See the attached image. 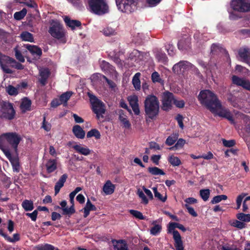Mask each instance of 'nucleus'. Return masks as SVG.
<instances>
[{"label":"nucleus","mask_w":250,"mask_h":250,"mask_svg":"<svg viewBox=\"0 0 250 250\" xmlns=\"http://www.w3.org/2000/svg\"><path fill=\"white\" fill-rule=\"evenodd\" d=\"M148 171L153 175H164L165 174V173L162 169L156 167H149Z\"/></svg>","instance_id":"nucleus-36"},{"label":"nucleus","mask_w":250,"mask_h":250,"mask_svg":"<svg viewBox=\"0 0 250 250\" xmlns=\"http://www.w3.org/2000/svg\"><path fill=\"white\" fill-rule=\"evenodd\" d=\"M100 132L96 129H92L89 131L86 134L87 138L94 137L96 139H99L101 138Z\"/></svg>","instance_id":"nucleus-40"},{"label":"nucleus","mask_w":250,"mask_h":250,"mask_svg":"<svg viewBox=\"0 0 250 250\" xmlns=\"http://www.w3.org/2000/svg\"><path fill=\"white\" fill-rule=\"evenodd\" d=\"M133 1L129 2L125 0L119 1V0H116V5L118 9L122 12L131 13L132 11L131 4Z\"/></svg>","instance_id":"nucleus-11"},{"label":"nucleus","mask_w":250,"mask_h":250,"mask_svg":"<svg viewBox=\"0 0 250 250\" xmlns=\"http://www.w3.org/2000/svg\"><path fill=\"white\" fill-rule=\"evenodd\" d=\"M162 98V109L165 111L170 110L174 99L173 94L167 91L164 92Z\"/></svg>","instance_id":"nucleus-10"},{"label":"nucleus","mask_w":250,"mask_h":250,"mask_svg":"<svg viewBox=\"0 0 250 250\" xmlns=\"http://www.w3.org/2000/svg\"><path fill=\"white\" fill-rule=\"evenodd\" d=\"M178 139V136L176 134H173L167 137L166 141V144L168 146H171L173 145Z\"/></svg>","instance_id":"nucleus-48"},{"label":"nucleus","mask_w":250,"mask_h":250,"mask_svg":"<svg viewBox=\"0 0 250 250\" xmlns=\"http://www.w3.org/2000/svg\"><path fill=\"white\" fill-rule=\"evenodd\" d=\"M89 97L93 111L96 114L97 119L103 118V114L105 111L104 104L94 95H91Z\"/></svg>","instance_id":"nucleus-6"},{"label":"nucleus","mask_w":250,"mask_h":250,"mask_svg":"<svg viewBox=\"0 0 250 250\" xmlns=\"http://www.w3.org/2000/svg\"><path fill=\"white\" fill-rule=\"evenodd\" d=\"M237 218L241 221L247 222H250V214L239 213L237 214Z\"/></svg>","instance_id":"nucleus-45"},{"label":"nucleus","mask_w":250,"mask_h":250,"mask_svg":"<svg viewBox=\"0 0 250 250\" xmlns=\"http://www.w3.org/2000/svg\"><path fill=\"white\" fill-rule=\"evenodd\" d=\"M48 32L60 42L62 43L66 42L65 32L59 22L53 21Z\"/></svg>","instance_id":"nucleus-5"},{"label":"nucleus","mask_w":250,"mask_h":250,"mask_svg":"<svg viewBox=\"0 0 250 250\" xmlns=\"http://www.w3.org/2000/svg\"><path fill=\"white\" fill-rule=\"evenodd\" d=\"M198 98L200 103L210 111H213V107L220 101L217 96L209 90L201 91Z\"/></svg>","instance_id":"nucleus-1"},{"label":"nucleus","mask_w":250,"mask_h":250,"mask_svg":"<svg viewBox=\"0 0 250 250\" xmlns=\"http://www.w3.org/2000/svg\"><path fill=\"white\" fill-rule=\"evenodd\" d=\"M101 67L102 69H103L104 71L107 70L108 69H110L112 71V77L113 79L115 80H116L118 79V74L117 72L114 70L111 67V66L109 64V63L105 61H103L101 64Z\"/></svg>","instance_id":"nucleus-20"},{"label":"nucleus","mask_w":250,"mask_h":250,"mask_svg":"<svg viewBox=\"0 0 250 250\" xmlns=\"http://www.w3.org/2000/svg\"><path fill=\"white\" fill-rule=\"evenodd\" d=\"M173 104L178 108H183L185 105V102L183 100H177L174 99Z\"/></svg>","instance_id":"nucleus-64"},{"label":"nucleus","mask_w":250,"mask_h":250,"mask_svg":"<svg viewBox=\"0 0 250 250\" xmlns=\"http://www.w3.org/2000/svg\"><path fill=\"white\" fill-rule=\"evenodd\" d=\"M0 149L3 151L9 161L13 158L9 150V146H6L5 144L0 143Z\"/></svg>","instance_id":"nucleus-33"},{"label":"nucleus","mask_w":250,"mask_h":250,"mask_svg":"<svg viewBox=\"0 0 250 250\" xmlns=\"http://www.w3.org/2000/svg\"><path fill=\"white\" fill-rule=\"evenodd\" d=\"M176 223L170 222L169 223L168 227H167V231L169 233L173 234V237H174V232L175 231H178L177 230H175V229L176 228Z\"/></svg>","instance_id":"nucleus-56"},{"label":"nucleus","mask_w":250,"mask_h":250,"mask_svg":"<svg viewBox=\"0 0 250 250\" xmlns=\"http://www.w3.org/2000/svg\"><path fill=\"white\" fill-rule=\"evenodd\" d=\"M0 105V117L8 120L13 119L15 115V111L12 104L2 101Z\"/></svg>","instance_id":"nucleus-7"},{"label":"nucleus","mask_w":250,"mask_h":250,"mask_svg":"<svg viewBox=\"0 0 250 250\" xmlns=\"http://www.w3.org/2000/svg\"><path fill=\"white\" fill-rule=\"evenodd\" d=\"M6 90L10 95L15 96L18 94V89L11 85L6 87Z\"/></svg>","instance_id":"nucleus-49"},{"label":"nucleus","mask_w":250,"mask_h":250,"mask_svg":"<svg viewBox=\"0 0 250 250\" xmlns=\"http://www.w3.org/2000/svg\"><path fill=\"white\" fill-rule=\"evenodd\" d=\"M156 57L159 61L165 63L167 62V58L165 53L157 54Z\"/></svg>","instance_id":"nucleus-59"},{"label":"nucleus","mask_w":250,"mask_h":250,"mask_svg":"<svg viewBox=\"0 0 250 250\" xmlns=\"http://www.w3.org/2000/svg\"><path fill=\"white\" fill-rule=\"evenodd\" d=\"M174 240V246L176 250H184L183 243L181 236L178 231H175L173 237Z\"/></svg>","instance_id":"nucleus-16"},{"label":"nucleus","mask_w":250,"mask_h":250,"mask_svg":"<svg viewBox=\"0 0 250 250\" xmlns=\"http://www.w3.org/2000/svg\"><path fill=\"white\" fill-rule=\"evenodd\" d=\"M12 165L14 171L17 172H19L20 170V165L17 159L13 158L10 161Z\"/></svg>","instance_id":"nucleus-55"},{"label":"nucleus","mask_w":250,"mask_h":250,"mask_svg":"<svg viewBox=\"0 0 250 250\" xmlns=\"http://www.w3.org/2000/svg\"><path fill=\"white\" fill-rule=\"evenodd\" d=\"M73 132L75 136L79 139H83L85 136V132L79 125H75L73 127Z\"/></svg>","instance_id":"nucleus-25"},{"label":"nucleus","mask_w":250,"mask_h":250,"mask_svg":"<svg viewBox=\"0 0 250 250\" xmlns=\"http://www.w3.org/2000/svg\"><path fill=\"white\" fill-rule=\"evenodd\" d=\"M31 101L27 98L22 99L20 108L22 112H25L31 109Z\"/></svg>","instance_id":"nucleus-23"},{"label":"nucleus","mask_w":250,"mask_h":250,"mask_svg":"<svg viewBox=\"0 0 250 250\" xmlns=\"http://www.w3.org/2000/svg\"><path fill=\"white\" fill-rule=\"evenodd\" d=\"M127 100L134 114L138 115L140 114V109L138 104V98L135 95H132L127 97Z\"/></svg>","instance_id":"nucleus-12"},{"label":"nucleus","mask_w":250,"mask_h":250,"mask_svg":"<svg viewBox=\"0 0 250 250\" xmlns=\"http://www.w3.org/2000/svg\"><path fill=\"white\" fill-rule=\"evenodd\" d=\"M15 56L17 60L21 62H24L25 60L21 53L18 50L17 48H15Z\"/></svg>","instance_id":"nucleus-60"},{"label":"nucleus","mask_w":250,"mask_h":250,"mask_svg":"<svg viewBox=\"0 0 250 250\" xmlns=\"http://www.w3.org/2000/svg\"><path fill=\"white\" fill-rule=\"evenodd\" d=\"M152 189L154 192V196L155 198L163 203H164L166 201L167 199V195L166 194H165L164 195H162L160 192L158 191L157 187H153Z\"/></svg>","instance_id":"nucleus-34"},{"label":"nucleus","mask_w":250,"mask_h":250,"mask_svg":"<svg viewBox=\"0 0 250 250\" xmlns=\"http://www.w3.org/2000/svg\"><path fill=\"white\" fill-rule=\"evenodd\" d=\"M55 248L52 245L45 244L44 246H38L34 248V250H54ZM56 250H59L57 249Z\"/></svg>","instance_id":"nucleus-53"},{"label":"nucleus","mask_w":250,"mask_h":250,"mask_svg":"<svg viewBox=\"0 0 250 250\" xmlns=\"http://www.w3.org/2000/svg\"><path fill=\"white\" fill-rule=\"evenodd\" d=\"M145 111L148 118L153 119L159 112V102L158 98L154 95H148L145 101Z\"/></svg>","instance_id":"nucleus-2"},{"label":"nucleus","mask_w":250,"mask_h":250,"mask_svg":"<svg viewBox=\"0 0 250 250\" xmlns=\"http://www.w3.org/2000/svg\"><path fill=\"white\" fill-rule=\"evenodd\" d=\"M67 178V175L66 174H64L60 177L58 181L56 183L54 188L55 195H57L59 192L61 188L63 186L64 183L65 182Z\"/></svg>","instance_id":"nucleus-21"},{"label":"nucleus","mask_w":250,"mask_h":250,"mask_svg":"<svg viewBox=\"0 0 250 250\" xmlns=\"http://www.w3.org/2000/svg\"><path fill=\"white\" fill-rule=\"evenodd\" d=\"M130 213L133 215L135 218L140 219V220H144L145 219V217L143 215V214L138 210L131 209L129 210Z\"/></svg>","instance_id":"nucleus-52"},{"label":"nucleus","mask_w":250,"mask_h":250,"mask_svg":"<svg viewBox=\"0 0 250 250\" xmlns=\"http://www.w3.org/2000/svg\"><path fill=\"white\" fill-rule=\"evenodd\" d=\"M244 80V79H241L236 76H233L232 78L233 83L239 86L242 85Z\"/></svg>","instance_id":"nucleus-58"},{"label":"nucleus","mask_w":250,"mask_h":250,"mask_svg":"<svg viewBox=\"0 0 250 250\" xmlns=\"http://www.w3.org/2000/svg\"><path fill=\"white\" fill-rule=\"evenodd\" d=\"M21 40L23 41L33 42L34 38L33 35L27 31L23 32L20 35Z\"/></svg>","instance_id":"nucleus-37"},{"label":"nucleus","mask_w":250,"mask_h":250,"mask_svg":"<svg viewBox=\"0 0 250 250\" xmlns=\"http://www.w3.org/2000/svg\"><path fill=\"white\" fill-rule=\"evenodd\" d=\"M191 67L190 63L187 61H181L173 66V70L175 73L184 72L185 70Z\"/></svg>","instance_id":"nucleus-13"},{"label":"nucleus","mask_w":250,"mask_h":250,"mask_svg":"<svg viewBox=\"0 0 250 250\" xmlns=\"http://www.w3.org/2000/svg\"><path fill=\"white\" fill-rule=\"evenodd\" d=\"M90 11L98 15H102L109 12L106 0H88Z\"/></svg>","instance_id":"nucleus-4"},{"label":"nucleus","mask_w":250,"mask_h":250,"mask_svg":"<svg viewBox=\"0 0 250 250\" xmlns=\"http://www.w3.org/2000/svg\"><path fill=\"white\" fill-rule=\"evenodd\" d=\"M40 74L41 76L40 82L44 85L45 84L46 80L49 76V71L48 69L43 68L40 70Z\"/></svg>","instance_id":"nucleus-32"},{"label":"nucleus","mask_w":250,"mask_h":250,"mask_svg":"<svg viewBox=\"0 0 250 250\" xmlns=\"http://www.w3.org/2000/svg\"><path fill=\"white\" fill-rule=\"evenodd\" d=\"M144 55L142 52L137 50H134L130 54L128 59V61H131V65H134V62L138 63L143 59Z\"/></svg>","instance_id":"nucleus-14"},{"label":"nucleus","mask_w":250,"mask_h":250,"mask_svg":"<svg viewBox=\"0 0 250 250\" xmlns=\"http://www.w3.org/2000/svg\"><path fill=\"white\" fill-rule=\"evenodd\" d=\"M151 79L153 83H159L161 84H164V80H163L160 75L156 71L153 72L151 75Z\"/></svg>","instance_id":"nucleus-31"},{"label":"nucleus","mask_w":250,"mask_h":250,"mask_svg":"<svg viewBox=\"0 0 250 250\" xmlns=\"http://www.w3.org/2000/svg\"><path fill=\"white\" fill-rule=\"evenodd\" d=\"M141 76L140 73H136L133 77L132 79V84L137 90H139L141 89V82L140 80V77Z\"/></svg>","instance_id":"nucleus-29"},{"label":"nucleus","mask_w":250,"mask_h":250,"mask_svg":"<svg viewBox=\"0 0 250 250\" xmlns=\"http://www.w3.org/2000/svg\"><path fill=\"white\" fill-rule=\"evenodd\" d=\"M103 34L106 36L115 35L116 33L114 29L110 27H106L103 30Z\"/></svg>","instance_id":"nucleus-50"},{"label":"nucleus","mask_w":250,"mask_h":250,"mask_svg":"<svg viewBox=\"0 0 250 250\" xmlns=\"http://www.w3.org/2000/svg\"><path fill=\"white\" fill-rule=\"evenodd\" d=\"M45 167L48 173L54 172L57 168V160L55 159H50L46 162Z\"/></svg>","instance_id":"nucleus-18"},{"label":"nucleus","mask_w":250,"mask_h":250,"mask_svg":"<svg viewBox=\"0 0 250 250\" xmlns=\"http://www.w3.org/2000/svg\"><path fill=\"white\" fill-rule=\"evenodd\" d=\"M26 216L29 217L31 220L33 221H35L37 219V217L38 215V211L37 210H35L32 213H26Z\"/></svg>","instance_id":"nucleus-63"},{"label":"nucleus","mask_w":250,"mask_h":250,"mask_svg":"<svg viewBox=\"0 0 250 250\" xmlns=\"http://www.w3.org/2000/svg\"><path fill=\"white\" fill-rule=\"evenodd\" d=\"M26 47L34 56L39 57L42 54V50L37 46L26 45Z\"/></svg>","instance_id":"nucleus-27"},{"label":"nucleus","mask_w":250,"mask_h":250,"mask_svg":"<svg viewBox=\"0 0 250 250\" xmlns=\"http://www.w3.org/2000/svg\"><path fill=\"white\" fill-rule=\"evenodd\" d=\"M119 120L125 128H129L131 126V124L129 123L127 116L124 114H120L119 116Z\"/></svg>","instance_id":"nucleus-38"},{"label":"nucleus","mask_w":250,"mask_h":250,"mask_svg":"<svg viewBox=\"0 0 250 250\" xmlns=\"http://www.w3.org/2000/svg\"><path fill=\"white\" fill-rule=\"evenodd\" d=\"M151 224L153 225V227L150 229V234L154 236L157 235L162 230L161 225L157 224V220L153 221Z\"/></svg>","instance_id":"nucleus-26"},{"label":"nucleus","mask_w":250,"mask_h":250,"mask_svg":"<svg viewBox=\"0 0 250 250\" xmlns=\"http://www.w3.org/2000/svg\"><path fill=\"white\" fill-rule=\"evenodd\" d=\"M185 207L187 209L188 213L191 215L193 217H196L197 216V213L194 210V208L188 205H185Z\"/></svg>","instance_id":"nucleus-62"},{"label":"nucleus","mask_w":250,"mask_h":250,"mask_svg":"<svg viewBox=\"0 0 250 250\" xmlns=\"http://www.w3.org/2000/svg\"><path fill=\"white\" fill-rule=\"evenodd\" d=\"M137 195L141 200V203L145 205H147L148 203V199L146 197L145 193L141 189H139L137 190Z\"/></svg>","instance_id":"nucleus-41"},{"label":"nucleus","mask_w":250,"mask_h":250,"mask_svg":"<svg viewBox=\"0 0 250 250\" xmlns=\"http://www.w3.org/2000/svg\"><path fill=\"white\" fill-rule=\"evenodd\" d=\"M63 19L67 26L71 28L72 30H74L76 27H79L81 24L80 21H79L71 20L66 16H65Z\"/></svg>","instance_id":"nucleus-24"},{"label":"nucleus","mask_w":250,"mask_h":250,"mask_svg":"<svg viewBox=\"0 0 250 250\" xmlns=\"http://www.w3.org/2000/svg\"><path fill=\"white\" fill-rule=\"evenodd\" d=\"M227 196L226 195H220L214 196L212 200L211 201V203L213 204H217L219 203L222 200H226L227 199Z\"/></svg>","instance_id":"nucleus-46"},{"label":"nucleus","mask_w":250,"mask_h":250,"mask_svg":"<svg viewBox=\"0 0 250 250\" xmlns=\"http://www.w3.org/2000/svg\"><path fill=\"white\" fill-rule=\"evenodd\" d=\"M72 93L70 91H67L61 95L60 100L62 104H66L67 102L70 99Z\"/></svg>","instance_id":"nucleus-44"},{"label":"nucleus","mask_w":250,"mask_h":250,"mask_svg":"<svg viewBox=\"0 0 250 250\" xmlns=\"http://www.w3.org/2000/svg\"><path fill=\"white\" fill-rule=\"evenodd\" d=\"M72 147L77 152L84 156L88 155L90 154L91 151L87 147L83 145H75L73 146Z\"/></svg>","instance_id":"nucleus-19"},{"label":"nucleus","mask_w":250,"mask_h":250,"mask_svg":"<svg viewBox=\"0 0 250 250\" xmlns=\"http://www.w3.org/2000/svg\"><path fill=\"white\" fill-rule=\"evenodd\" d=\"M231 225L233 227L237 228L239 229H242L246 227V224L243 222L238 221L235 220L231 224Z\"/></svg>","instance_id":"nucleus-57"},{"label":"nucleus","mask_w":250,"mask_h":250,"mask_svg":"<svg viewBox=\"0 0 250 250\" xmlns=\"http://www.w3.org/2000/svg\"><path fill=\"white\" fill-rule=\"evenodd\" d=\"M213 111H210L213 114L227 119L232 124L234 123L231 113L229 110L222 106L220 101L213 107Z\"/></svg>","instance_id":"nucleus-8"},{"label":"nucleus","mask_w":250,"mask_h":250,"mask_svg":"<svg viewBox=\"0 0 250 250\" xmlns=\"http://www.w3.org/2000/svg\"><path fill=\"white\" fill-rule=\"evenodd\" d=\"M168 161L169 163L173 166H179L181 164L180 159L174 155H170L168 157Z\"/></svg>","instance_id":"nucleus-39"},{"label":"nucleus","mask_w":250,"mask_h":250,"mask_svg":"<svg viewBox=\"0 0 250 250\" xmlns=\"http://www.w3.org/2000/svg\"><path fill=\"white\" fill-rule=\"evenodd\" d=\"M21 139V136L16 132L5 133L0 135V144H5L8 146L10 145L15 151H17Z\"/></svg>","instance_id":"nucleus-3"},{"label":"nucleus","mask_w":250,"mask_h":250,"mask_svg":"<svg viewBox=\"0 0 250 250\" xmlns=\"http://www.w3.org/2000/svg\"><path fill=\"white\" fill-rule=\"evenodd\" d=\"M96 208L94 205H93L91 202L90 201L89 199H88L85 207L83 208L84 214L83 216L84 218L87 217L89 214V212L91 210H96Z\"/></svg>","instance_id":"nucleus-28"},{"label":"nucleus","mask_w":250,"mask_h":250,"mask_svg":"<svg viewBox=\"0 0 250 250\" xmlns=\"http://www.w3.org/2000/svg\"><path fill=\"white\" fill-rule=\"evenodd\" d=\"M113 247L114 250H129L125 240H113Z\"/></svg>","instance_id":"nucleus-17"},{"label":"nucleus","mask_w":250,"mask_h":250,"mask_svg":"<svg viewBox=\"0 0 250 250\" xmlns=\"http://www.w3.org/2000/svg\"><path fill=\"white\" fill-rule=\"evenodd\" d=\"M210 190L208 189H201L200 191V195L204 201H207L209 198Z\"/></svg>","instance_id":"nucleus-51"},{"label":"nucleus","mask_w":250,"mask_h":250,"mask_svg":"<svg viewBox=\"0 0 250 250\" xmlns=\"http://www.w3.org/2000/svg\"><path fill=\"white\" fill-rule=\"evenodd\" d=\"M230 7L234 11L240 12H246L250 11V0H232Z\"/></svg>","instance_id":"nucleus-9"},{"label":"nucleus","mask_w":250,"mask_h":250,"mask_svg":"<svg viewBox=\"0 0 250 250\" xmlns=\"http://www.w3.org/2000/svg\"><path fill=\"white\" fill-rule=\"evenodd\" d=\"M185 143L186 141L185 140L183 139H179L174 146L169 147L168 149L171 150H175L178 149L182 148Z\"/></svg>","instance_id":"nucleus-43"},{"label":"nucleus","mask_w":250,"mask_h":250,"mask_svg":"<svg viewBox=\"0 0 250 250\" xmlns=\"http://www.w3.org/2000/svg\"><path fill=\"white\" fill-rule=\"evenodd\" d=\"M222 142L223 145L226 147H230L233 146L235 145V141L233 140L228 141L225 139H223Z\"/></svg>","instance_id":"nucleus-61"},{"label":"nucleus","mask_w":250,"mask_h":250,"mask_svg":"<svg viewBox=\"0 0 250 250\" xmlns=\"http://www.w3.org/2000/svg\"><path fill=\"white\" fill-rule=\"evenodd\" d=\"M51 127L52 126L51 124L46 121L45 116H44L41 128L43 129L46 131L48 132L51 130Z\"/></svg>","instance_id":"nucleus-54"},{"label":"nucleus","mask_w":250,"mask_h":250,"mask_svg":"<svg viewBox=\"0 0 250 250\" xmlns=\"http://www.w3.org/2000/svg\"><path fill=\"white\" fill-rule=\"evenodd\" d=\"M3 61H9L10 62H15V60L13 59H11L8 57V59L4 58L3 57L1 58V62L0 61V66L3 69V71L8 74H11L12 73V71L11 69L7 67L3 63Z\"/></svg>","instance_id":"nucleus-30"},{"label":"nucleus","mask_w":250,"mask_h":250,"mask_svg":"<svg viewBox=\"0 0 250 250\" xmlns=\"http://www.w3.org/2000/svg\"><path fill=\"white\" fill-rule=\"evenodd\" d=\"M27 13V10L23 8L21 11L17 12L14 14V18L17 20H21L22 19Z\"/></svg>","instance_id":"nucleus-42"},{"label":"nucleus","mask_w":250,"mask_h":250,"mask_svg":"<svg viewBox=\"0 0 250 250\" xmlns=\"http://www.w3.org/2000/svg\"><path fill=\"white\" fill-rule=\"evenodd\" d=\"M238 55L242 61L250 64V50L248 48H241L239 50Z\"/></svg>","instance_id":"nucleus-15"},{"label":"nucleus","mask_w":250,"mask_h":250,"mask_svg":"<svg viewBox=\"0 0 250 250\" xmlns=\"http://www.w3.org/2000/svg\"><path fill=\"white\" fill-rule=\"evenodd\" d=\"M103 78H104L106 81V82H107L109 86V88L111 89L112 91L115 92L118 90V88L117 87L116 84L114 82L111 80H109L104 76H103Z\"/></svg>","instance_id":"nucleus-47"},{"label":"nucleus","mask_w":250,"mask_h":250,"mask_svg":"<svg viewBox=\"0 0 250 250\" xmlns=\"http://www.w3.org/2000/svg\"><path fill=\"white\" fill-rule=\"evenodd\" d=\"M21 206L23 209L26 211H31L34 209L33 202L31 200H24L22 203Z\"/></svg>","instance_id":"nucleus-35"},{"label":"nucleus","mask_w":250,"mask_h":250,"mask_svg":"<svg viewBox=\"0 0 250 250\" xmlns=\"http://www.w3.org/2000/svg\"><path fill=\"white\" fill-rule=\"evenodd\" d=\"M103 190L106 195H110L114 191L115 186L110 180H107L104 185Z\"/></svg>","instance_id":"nucleus-22"}]
</instances>
